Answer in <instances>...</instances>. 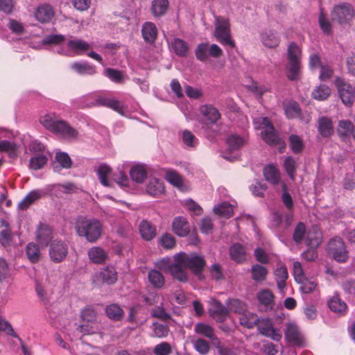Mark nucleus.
I'll use <instances>...</instances> for the list:
<instances>
[{"mask_svg":"<svg viewBox=\"0 0 355 355\" xmlns=\"http://www.w3.org/2000/svg\"><path fill=\"white\" fill-rule=\"evenodd\" d=\"M174 260L180 262L184 268L190 269L196 276L201 278L206 266V261L202 256L196 253L180 252L174 256Z\"/></svg>","mask_w":355,"mask_h":355,"instance_id":"20e7f679","label":"nucleus"},{"mask_svg":"<svg viewBox=\"0 0 355 355\" xmlns=\"http://www.w3.org/2000/svg\"><path fill=\"white\" fill-rule=\"evenodd\" d=\"M47 157L43 155L33 157L30 160V167L33 170L42 168L47 162Z\"/></svg>","mask_w":355,"mask_h":355,"instance_id":"bf43d9fd","label":"nucleus"},{"mask_svg":"<svg viewBox=\"0 0 355 355\" xmlns=\"http://www.w3.org/2000/svg\"><path fill=\"white\" fill-rule=\"evenodd\" d=\"M147 193L152 196H159L164 192V184L158 179H152L146 187Z\"/></svg>","mask_w":355,"mask_h":355,"instance_id":"473e14b6","label":"nucleus"},{"mask_svg":"<svg viewBox=\"0 0 355 355\" xmlns=\"http://www.w3.org/2000/svg\"><path fill=\"white\" fill-rule=\"evenodd\" d=\"M68 254V246L62 241H53L49 248V256L51 259L55 263H60L65 259Z\"/></svg>","mask_w":355,"mask_h":355,"instance_id":"6e6552de","label":"nucleus"},{"mask_svg":"<svg viewBox=\"0 0 355 355\" xmlns=\"http://www.w3.org/2000/svg\"><path fill=\"white\" fill-rule=\"evenodd\" d=\"M263 140L270 146H275L279 144V138L273 129L264 130L262 132Z\"/></svg>","mask_w":355,"mask_h":355,"instance_id":"5fc2aeb1","label":"nucleus"},{"mask_svg":"<svg viewBox=\"0 0 355 355\" xmlns=\"http://www.w3.org/2000/svg\"><path fill=\"white\" fill-rule=\"evenodd\" d=\"M218 355H239L240 350L235 347H229L222 345L219 341L214 343Z\"/></svg>","mask_w":355,"mask_h":355,"instance_id":"8fccbe9b","label":"nucleus"},{"mask_svg":"<svg viewBox=\"0 0 355 355\" xmlns=\"http://www.w3.org/2000/svg\"><path fill=\"white\" fill-rule=\"evenodd\" d=\"M109 98L103 96L98 95L96 94H90L85 96L81 99V107H106Z\"/></svg>","mask_w":355,"mask_h":355,"instance_id":"f8f14e48","label":"nucleus"},{"mask_svg":"<svg viewBox=\"0 0 355 355\" xmlns=\"http://www.w3.org/2000/svg\"><path fill=\"white\" fill-rule=\"evenodd\" d=\"M214 211L217 215L226 218H230L234 214L233 206L227 202H223L221 205L215 207Z\"/></svg>","mask_w":355,"mask_h":355,"instance_id":"c03bdc74","label":"nucleus"},{"mask_svg":"<svg viewBox=\"0 0 355 355\" xmlns=\"http://www.w3.org/2000/svg\"><path fill=\"white\" fill-rule=\"evenodd\" d=\"M130 175L132 180L137 183H142L147 178V171L144 165L138 164L133 166Z\"/></svg>","mask_w":355,"mask_h":355,"instance_id":"72a5a7b5","label":"nucleus"},{"mask_svg":"<svg viewBox=\"0 0 355 355\" xmlns=\"http://www.w3.org/2000/svg\"><path fill=\"white\" fill-rule=\"evenodd\" d=\"M284 168L291 180H295L296 173V162L291 156L287 157L284 160Z\"/></svg>","mask_w":355,"mask_h":355,"instance_id":"864d4df0","label":"nucleus"},{"mask_svg":"<svg viewBox=\"0 0 355 355\" xmlns=\"http://www.w3.org/2000/svg\"><path fill=\"white\" fill-rule=\"evenodd\" d=\"M194 331L199 335L203 336L213 342L217 343L219 341L218 338L214 334V329L210 325L203 323L198 322L194 326Z\"/></svg>","mask_w":355,"mask_h":355,"instance_id":"6ab92c4d","label":"nucleus"},{"mask_svg":"<svg viewBox=\"0 0 355 355\" xmlns=\"http://www.w3.org/2000/svg\"><path fill=\"white\" fill-rule=\"evenodd\" d=\"M40 123L46 130L60 136L65 128L66 121L58 120L55 114H49L41 117Z\"/></svg>","mask_w":355,"mask_h":355,"instance_id":"0eeeda50","label":"nucleus"},{"mask_svg":"<svg viewBox=\"0 0 355 355\" xmlns=\"http://www.w3.org/2000/svg\"><path fill=\"white\" fill-rule=\"evenodd\" d=\"M71 68L82 75H93L96 73V67L88 62H75L71 64Z\"/></svg>","mask_w":355,"mask_h":355,"instance_id":"79ce46f5","label":"nucleus"},{"mask_svg":"<svg viewBox=\"0 0 355 355\" xmlns=\"http://www.w3.org/2000/svg\"><path fill=\"white\" fill-rule=\"evenodd\" d=\"M168 0H153L152 1L151 11L155 17L164 15L168 8Z\"/></svg>","mask_w":355,"mask_h":355,"instance_id":"c9c22d12","label":"nucleus"},{"mask_svg":"<svg viewBox=\"0 0 355 355\" xmlns=\"http://www.w3.org/2000/svg\"><path fill=\"white\" fill-rule=\"evenodd\" d=\"M239 320L242 326L248 329H252L259 324V318L257 314L245 310L240 314Z\"/></svg>","mask_w":355,"mask_h":355,"instance_id":"393cba45","label":"nucleus"},{"mask_svg":"<svg viewBox=\"0 0 355 355\" xmlns=\"http://www.w3.org/2000/svg\"><path fill=\"white\" fill-rule=\"evenodd\" d=\"M252 279L257 283L264 282L268 276V269L260 264H254L250 269Z\"/></svg>","mask_w":355,"mask_h":355,"instance_id":"c756f323","label":"nucleus"},{"mask_svg":"<svg viewBox=\"0 0 355 355\" xmlns=\"http://www.w3.org/2000/svg\"><path fill=\"white\" fill-rule=\"evenodd\" d=\"M184 269L183 265L179 261H175L168 266L172 277L180 282L185 283L188 281V277Z\"/></svg>","mask_w":355,"mask_h":355,"instance_id":"4be33fe9","label":"nucleus"},{"mask_svg":"<svg viewBox=\"0 0 355 355\" xmlns=\"http://www.w3.org/2000/svg\"><path fill=\"white\" fill-rule=\"evenodd\" d=\"M258 325L259 332L265 336L272 338L273 340L279 341L282 338V334L279 329L273 327L272 323L268 318L259 320Z\"/></svg>","mask_w":355,"mask_h":355,"instance_id":"9d476101","label":"nucleus"},{"mask_svg":"<svg viewBox=\"0 0 355 355\" xmlns=\"http://www.w3.org/2000/svg\"><path fill=\"white\" fill-rule=\"evenodd\" d=\"M166 179L170 184L179 189H182L184 187L182 178L178 172L173 170L167 171L166 173Z\"/></svg>","mask_w":355,"mask_h":355,"instance_id":"37998d69","label":"nucleus"},{"mask_svg":"<svg viewBox=\"0 0 355 355\" xmlns=\"http://www.w3.org/2000/svg\"><path fill=\"white\" fill-rule=\"evenodd\" d=\"M328 306L333 312L341 315H345L347 313V306L346 303L341 300L338 295L333 296L329 300Z\"/></svg>","mask_w":355,"mask_h":355,"instance_id":"cd10ccee","label":"nucleus"},{"mask_svg":"<svg viewBox=\"0 0 355 355\" xmlns=\"http://www.w3.org/2000/svg\"><path fill=\"white\" fill-rule=\"evenodd\" d=\"M161 245L165 249H172L175 246V239L168 233L163 234L159 239Z\"/></svg>","mask_w":355,"mask_h":355,"instance_id":"69168bd1","label":"nucleus"},{"mask_svg":"<svg viewBox=\"0 0 355 355\" xmlns=\"http://www.w3.org/2000/svg\"><path fill=\"white\" fill-rule=\"evenodd\" d=\"M290 147L292 151L295 153H300L304 147L303 142L299 136L292 135L289 137Z\"/></svg>","mask_w":355,"mask_h":355,"instance_id":"13d9d810","label":"nucleus"},{"mask_svg":"<svg viewBox=\"0 0 355 355\" xmlns=\"http://www.w3.org/2000/svg\"><path fill=\"white\" fill-rule=\"evenodd\" d=\"M259 304L263 306L265 311H271L275 306V295L268 288L260 290L257 294Z\"/></svg>","mask_w":355,"mask_h":355,"instance_id":"9b49d317","label":"nucleus"},{"mask_svg":"<svg viewBox=\"0 0 355 355\" xmlns=\"http://www.w3.org/2000/svg\"><path fill=\"white\" fill-rule=\"evenodd\" d=\"M74 227L77 234L85 238L89 243L96 242L103 232V225L100 220L83 216L76 218Z\"/></svg>","mask_w":355,"mask_h":355,"instance_id":"f03ea898","label":"nucleus"},{"mask_svg":"<svg viewBox=\"0 0 355 355\" xmlns=\"http://www.w3.org/2000/svg\"><path fill=\"white\" fill-rule=\"evenodd\" d=\"M230 255L231 259L236 263H241L246 259V253L244 247L235 243L230 248Z\"/></svg>","mask_w":355,"mask_h":355,"instance_id":"c85d7f7f","label":"nucleus"},{"mask_svg":"<svg viewBox=\"0 0 355 355\" xmlns=\"http://www.w3.org/2000/svg\"><path fill=\"white\" fill-rule=\"evenodd\" d=\"M82 322H96V314L94 310L90 308L84 309L81 311Z\"/></svg>","mask_w":355,"mask_h":355,"instance_id":"338daca9","label":"nucleus"},{"mask_svg":"<svg viewBox=\"0 0 355 355\" xmlns=\"http://www.w3.org/2000/svg\"><path fill=\"white\" fill-rule=\"evenodd\" d=\"M98 277L103 283L113 284L117 280V272L114 267L107 266L101 270Z\"/></svg>","mask_w":355,"mask_h":355,"instance_id":"2f4dec72","label":"nucleus"},{"mask_svg":"<svg viewBox=\"0 0 355 355\" xmlns=\"http://www.w3.org/2000/svg\"><path fill=\"white\" fill-rule=\"evenodd\" d=\"M105 75L116 83H122L124 78L121 71L112 68L106 69L105 70Z\"/></svg>","mask_w":355,"mask_h":355,"instance_id":"052dcab7","label":"nucleus"},{"mask_svg":"<svg viewBox=\"0 0 355 355\" xmlns=\"http://www.w3.org/2000/svg\"><path fill=\"white\" fill-rule=\"evenodd\" d=\"M227 144L229 149L232 151L241 148L245 144V141L241 137L232 135L227 139Z\"/></svg>","mask_w":355,"mask_h":355,"instance_id":"603ef678","label":"nucleus"},{"mask_svg":"<svg viewBox=\"0 0 355 355\" xmlns=\"http://www.w3.org/2000/svg\"><path fill=\"white\" fill-rule=\"evenodd\" d=\"M148 279L154 288L161 289L165 284V278L163 274L155 269H151L148 271Z\"/></svg>","mask_w":355,"mask_h":355,"instance_id":"a878e982","label":"nucleus"},{"mask_svg":"<svg viewBox=\"0 0 355 355\" xmlns=\"http://www.w3.org/2000/svg\"><path fill=\"white\" fill-rule=\"evenodd\" d=\"M105 311L107 317L115 321L121 320L124 314L123 309L116 304L107 306Z\"/></svg>","mask_w":355,"mask_h":355,"instance_id":"ea45409f","label":"nucleus"},{"mask_svg":"<svg viewBox=\"0 0 355 355\" xmlns=\"http://www.w3.org/2000/svg\"><path fill=\"white\" fill-rule=\"evenodd\" d=\"M210 313L214 319L218 322H221L227 318L229 314V309L219 301H216L210 310Z\"/></svg>","mask_w":355,"mask_h":355,"instance_id":"aec40b11","label":"nucleus"},{"mask_svg":"<svg viewBox=\"0 0 355 355\" xmlns=\"http://www.w3.org/2000/svg\"><path fill=\"white\" fill-rule=\"evenodd\" d=\"M276 282L278 288L282 290L286 286V282L288 277L287 268L285 266L277 268L275 271Z\"/></svg>","mask_w":355,"mask_h":355,"instance_id":"a19ab883","label":"nucleus"},{"mask_svg":"<svg viewBox=\"0 0 355 355\" xmlns=\"http://www.w3.org/2000/svg\"><path fill=\"white\" fill-rule=\"evenodd\" d=\"M112 169L107 164H101L98 166L97 173L101 183L105 187H110L107 177L111 174Z\"/></svg>","mask_w":355,"mask_h":355,"instance_id":"49530a36","label":"nucleus"},{"mask_svg":"<svg viewBox=\"0 0 355 355\" xmlns=\"http://www.w3.org/2000/svg\"><path fill=\"white\" fill-rule=\"evenodd\" d=\"M68 47L78 54L87 51L90 49V45L82 40H71L67 42Z\"/></svg>","mask_w":355,"mask_h":355,"instance_id":"58836bf2","label":"nucleus"},{"mask_svg":"<svg viewBox=\"0 0 355 355\" xmlns=\"http://www.w3.org/2000/svg\"><path fill=\"white\" fill-rule=\"evenodd\" d=\"M175 54L180 57H186L189 51L188 44L182 39L174 38L171 43Z\"/></svg>","mask_w":355,"mask_h":355,"instance_id":"f704fd0d","label":"nucleus"},{"mask_svg":"<svg viewBox=\"0 0 355 355\" xmlns=\"http://www.w3.org/2000/svg\"><path fill=\"white\" fill-rule=\"evenodd\" d=\"M41 198V193L37 190H34L28 193L23 200L19 203L18 207L21 210L26 209L34 202Z\"/></svg>","mask_w":355,"mask_h":355,"instance_id":"4c0bfd02","label":"nucleus"},{"mask_svg":"<svg viewBox=\"0 0 355 355\" xmlns=\"http://www.w3.org/2000/svg\"><path fill=\"white\" fill-rule=\"evenodd\" d=\"M26 253L28 259L32 263H37L40 258V252L38 246L33 243H30L27 245L26 248Z\"/></svg>","mask_w":355,"mask_h":355,"instance_id":"09e8293b","label":"nucleus"},{"mask_svg":"<svg viewBox=\"0 0 355 355\" xmlns=\"http://www.w3.org/2000/svg\"><path fill=\"white\" fill-rule=\"evenodd\" d=\"M139 230L141 237L146 241L153 239L157 234L156 227L146 220L140 223Z\"/></svg>","mask_w":355,"mask_h":355,"instance_id":"412c9836","label":"nucleus"},{"mask_svg":"<svg viewBox=\"0 0 355 355\" xmlns=\"http://www.w3.org/2000/svg\"><path fill=\"white\" fill-rule=\"evenodd\" d=\"M89 259L95 263H103L107 259V254L100 247H92L88 251Z\"/></svg>","mask_w":355,"mask_h":355,"instance_id":"e433bc0d","label":"nucleus"},{"mask_svg":"<svg viewBox=\"0 0 355 355\" xmlns=\"http://www.w3.org/2000/svg\"><path fill=\"white\" fill-rule=\"evenodd\" d=\"M261 40L263 44L268 48L277 47L279 42L280 38L273 31H267L261 33Z\"/></svg>","mask_w":355,"mask_h":355,"instance_id":"bb28decb","label":"nucleus"},{"mask_svg":"<svg viewBox=\"0 0 355 355\" xmlns=\"http://www.w3.org/2000/svg\"><path fill=\"white\" fill-rule=\"evenodd\" d=\"M209 52V45L207 43H200L198 44L195 54L196 58L201 62H206L208 60L207 53Z\"/></svg>","mask_w":355,"mask_h":355,"instance_id":"4d7b16f0","label":"nucleus"},{"mask_svg":"<svg viewBox=\"0 0 355 355\" xmlns=\"http://www.w3.org/2000/svg\"><path fill=\"white\" fill-rule=\"evenodd\" d=\"M318 131L323 138H329L334 133L333 121L331 118L323 116L318 119Z\"/></svg>","mask_w":355,"mask_h":355,"instance_id":"ddd939ff","label":"nucleus"},{"mask_svg":"<svg viewBox=\"0 0 355 355\" xmlns=\"http://www.w3.org/2000/svg\"><path fill=\"white\" fill-rule=\"evenodd\" d=\"M97 323L94 322H82L77 327V331L82 333L83 336L94 334L97 332Z\"/></svg>","mask_w":355,"mask_h":355,"instance_id":"3c124183","label":"nucleus"},{"mask_svg":"<svg viewBox=\"0 0 355 355\" xmlns=\"http://www.w3.org/2000/svg\"><path fill=\"white\" fill-rule=\"evenodd\" d=\"M354 130L353 123L349 120H340L337 126V134L340 139L346 141L349 139Z\"/></svg>","mask_w":355,"mask_h":355,"instance_id":"dca6fc26","label":"nucleus"},{"mask_svg":"<svg viewBox=\"0 0 355 355\" xmlns=\"http://www.w3.org/2000/svg\"><path fill=\"white\" fill-rule=\"evenodd\" d=\"M62 138L67 140H75L78 137V132L77 130L69 125V124L65 123V128L60 135Z\"/></svg>","mask_w":355,"mask_h":355,"instance_id":"0e129e2a","label":"nucleus"},{"mask_svg":"<svg viewBox=\"0 0 355 355\" xmlns=\"http://www.w3.org/2000/svg\"><path fill=\"white\" fill-rule=\"evenodd\" d=\"M306 234V227L304 223L299 222L295 226L293 233V240L296 244L302 242Z\"/></svg>","mask_w":355,"mask_h":355,"instance_id":"de8ad7c7","label":"nucleus"},{"mask_svg":"<svg viewBox=\"0 0 355 355\" xmlns=\"http://www.w3.org/2000/svg\"><path fill=\"white\" fill-rule=\"evenodd\" d=\"M322 234L320 229L313 226L306 234L307 245L311 248H317L322 242Z\"/></svg>","mask_w":355,"mask_h":355,"instance_id":"a211bd4d","label":"nucleus"},{"mask_svg":"<svg viewBox=\"0 0 355 355\" xmlns=\"http://www.w3.org/2000/svg\"><path fill=\"white\" fill-rule=\"evenodd\" d=\"M154 336L157 338L166 337L169 332V328L167 325L154 322L153 324Z\"/></svg>","mask_w":355,"mask_h":355,"instance_id":"680f3d73","label":"nucleus"},{"mask_svg":"<svg viewBox=\"0 0 355 355\" xmlns=\"http://www.w3.org/2000/svg\"><path fill=\"white\" fill-rule=\"evenodd\" d=\"M327 251L329 254L337 262L345 263L349 259V252L343 240L336 236L331 239L328 243Z\"/></svg>","mask_w":355,"mask_h":355,"instance_id":"423d86ee","label":"nucleus"},{"mask_svg":"<svg viewBox=\"0 0 355 355\" xmlns=\"http://www.w3.org/2000/svg\"><path fill=\"white\" fill-rule=\"evenodd\" d=\"M195 349L201 355H206L210 350L209 343L202 338H198L193 341Z\"/></svg>","mask_w":355,"mask_h":355,"instance_id":"6e6d98bb","label":"nucleus"},{"mask_svg":"<svg viewBox=\"0 0 355 355\" xmlns=\"http://www.w3.org/2000/svg\"><path fill=\"white\" fill-rule=\"evenodd\" d=\"M201 114L210 124H215L220 118L218 110L211 105H205L200 107Z\"/></svg>","mask_w":355,"mask_h":355,"instance_id":"5701e85b","label":"nucleus"},{"mask_svg":"<svg viewBox=\"0 0 355 355\" xmlns=\"http://www.w3.org/2000/svg\"><path fill=\"white\" fill-rule=\"evenodd\" d=\"M172 228L175 234L182 237L187 236L190 232L189 223L182 216H178L173 219Z\"/></svg>","mask_w":355,"mask_h":355,"instance_id":"4468645a","label":"nucleus"},{"mask_svg":"<svg viewBox=\"0 0 355 355\" xmlns=\"http://www.w3.org/2000/svg\"><path fill=\"white\" fill-rule=\"evenodd\" d=\"M285 338L289 343L298 346L303 342V338L298 327L295 324L291 323L288 324L286 327Z\"/></svg>","mask_w":355,"mask_h":355,"instance_id":"2eb2a0df","label":"nucleus"},{"mask_svg":"<svg viewBox=\"0 0 355 355\" xmlns=\"http://www.w3.org/2000/svg\"><path fill=\"white\" fill-rule=\"evenodd\" d=\"M330 16L331 21L327 19L324 9H320L319 25L322 32L327 35L332 33V23L338 24L342 27L350 26L354 17V10L350 3H341L333 7Z\"/></svg>","mask_w":355,"mask_h":355,"instance_id":"f257e3e1","label":"nucleus"},{"mask_svg":"<svg viewBox=\"0 0 355 355\" xmlns=\"http://www.w3.org/2000/svg\"><path fill=\"white\" fill-rule=\"evenodd\" d=\"M263 176L269 183L277 185L280 180L279 170L273 165H268L263 168Z\"/></svg>","mask_w":355,"mask_h":355,"instance_id":"7c9ffc66","label":"nucleus"},{"mask_svg":"<svg viewBox=\"0 0 355 355\" xmlns=\"http://www.w3.org/2000/svg\"><path fill=\"white\" fill-rule=\"evenodd\" d=\"M37 239L40 245L46 246L52 239V230L45 224H40L37 230Z\"/></svg>","mask_w":355,"mask_h":355,"instance_id":"b1692460","label":"nucleus"},{"mask_svg":"<svg viewBox=\"0 0 355 355\" xmlns=\"http://www.w3.org/2000/svg\"><path fill=\"white\" fill-rule=\"evenodd\" d=\"M301 55L300 48L293 42L290 43L287 49L286 76L291 81L300 79L302 69Z\"/></svg>","mask_w":355,"mask_h":355,"instance_id":"7ed1b4c3","label":"nucleus"},{"mask_svg":"<svg viewBox=\"0 0 355 355\" xmlns=\"http://www.w3.org/2000/svg\"><path fill=\"white\" fill-rule=\"evenodd\" d=\"M55 159L60 164L62 168H71L72 161L67 153L63 152L58 153H56Z\"/></svg>","mask_w":355,"mask_h":355,"instance_id":"774afa93","label":"nucleus"},{"mask_svg":"<svg viewBox=\"0 0 355 355\" xmlns=\"http://www.w3.org/2000/svg\"><path fill=\"white\" fill-rule=\"evenodd\" d=\"M153 352L155 355H169L171 354L172 349L168 343L162 342L155 345Z\"/></svg>","mask_w":355,"mask_h":355,"instance_id":"e2e57ef3","label":"nucleus"},{"mask_svg":"<svg viewBox=\"0 0 355 355\" xmlns=\"http://www.w3.org/2000/svg\"><path fill=\"white\" fill-rule=\"evenodd\" d=\"M55 12L53 6L49 3L38 6L34 11L35 19L42 23H50L55 17Z\"/></svg>","mask_w":355,"mask_h":355,"instance_id":"1a4fd4ad","label":"nucleus"},{"mask_svg":"<svg viewBox=\"0 0 355 355\" xmlns=\"http://www.w3.org/2000/svg\"><path fill=\"white\" fill-rule=\"evenodd\" d=\"M157 28L156 25L151 22H145L141 28V34L144 40L149 43L153 44L155 42L157 37Z\"/></svg>","mask_w":355,"mask_h":355,"instance_id":"f3484780","label":"nucleus"},{"mask_svg":"<svg viewBox=\"0 0 355 355\" xmlns=\"http://www.w3.org/2000/svg\"><path fill=\"white\" fill-rule=\"evenodd\" d=\"M214 37L223 46L232 48L235 46V42L231 35L230 21L228 18L215 17Z\"/></svg>","mask_w":355,"mask_h":355,"instance_id":"39448f33","label":"nucleus"},{"mask_svg":"<svg viewBox=\"0 0 355 355\" xmlns=\"http://www.w3.org/2000/svg\"><path fill=\"white\" fill-rule=\"evenodd\" d=\"M331 94L330 88L324 85H320L312 92V97L318 101L327 99Z\"/></svg>","mask_w":355,"mask_h":355,"instance_id":"a18cd8bd","label":"nucleus"}]
</instances>
